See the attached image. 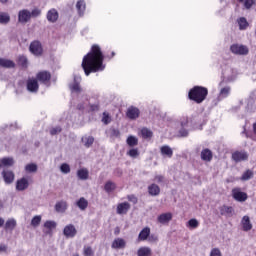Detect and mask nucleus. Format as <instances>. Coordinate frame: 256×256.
I'll use <instances>...</instances> for the list:
<instances>
[{"instance_id":"nucleus-1","label":"nucleus","mask_w":256,"mask_h":256,"mask_svg":"<svg viewBox=\"0 0 256 256\" xmlns=\"http://www.w3.org/2000/svg\"><path fill=\"white\" fill-rule=\"evenodd\" d=\"M82 69L87 76L91 75V73H97V71H103V69H105V66L103 65V53L98 45L92 46V52L84 56Z\"/></svg>"},{"instance_id":"nucleus-2","label":"nucleus","mask_w":256,"mask_h":256,"mask_svg":"<svg viewBox=\"0 0 256 256\" xmlns=\"http://www.w3.org/2000/svg\"><path fill=\"white\" fill-rule=\"evenodd\" d=\"M208 94L209 91L207 90V88L202 86H195L189 91L188 97L192 101H195V103H203V100L207 99Z\"/></svg>"},{"instance_id":"nucleus-3","label":"nucleus","mask_w":256,"mask_h":256,"mask_svg":"<svg viewBox=\"0 0 256 256\" xmlns=\"http://www.w3.org/2000/svg\"><path fill=\"white\" fill-rule=\"evenodd\" d=\"M230 51L234 55H249V48L241 44H233L230 46Z\"/></svg>"},{"instance_id":"nucleus-4","label":"nucleus","mask_w":256,"mask_h":256,"mask_svg":"<svg viewBox=\"0 0 256 256\" xmlns=\"http://www.w3.org/2000/svg\"><path fill=\"white\" fill-rule=\"evenodd\" d=\"M29 51L30 53H32V55H35L36 57H41V55H43V46L41 45V42H31L29 46Z\"/></svg>"},{"instance_id":"nucleus-5","label":"nucleus","mask_w":256,"mask_h":256,"mask_svg":"<svg viewBox=\"0 0 256 256\" xmlns=\"http://www.w3.org/2000/svg\"><path fill=\"white\" fill-rule=\"evenodd\" d=\"M36 80L40 83H43V85H47V87H49L51 81V73L48 71L38 72L36 75Z\"/></svg>"},{"instance_id":"nucleus-6","label":"nucleus","mask_w":256,"mask_h":256,"mask_svg":"<svg viewBox=\"0 0 256 256\" xmlns=\"http://www.w3.org/2000/svg\"><path fill=\"white\" fill-rule=\"evenodd\" d=\"M63 235L66 239H73L77 235V228L73 224H68L63 229Z\"/></svg>"},{"instance_id":"nucleus-7","label":"nucleus","mask_w":256,"mask_h":256,"mask_svg":"<svg viewBox=\"0 0 256 256\" xmlns=\"http://www.w3.org/2000/svg\"><path fill=\"white\" fill-rule=\"evenodd\" d=\"M232 197L235 199V201H239L240 203L245 202V200L248 198L247 193L242 192L239 188H234L232 190Z\"/></svg>"},{"instance_id":"nucleus-8","label":"nucleus","mask_w":256,"mask_h":256,"mask_svg":"<svg viewBox=\"0 0 256 256\" xmlns=\"http://www.w3.org/2000/svg\"><path fill=\"white\" fill-rule=\"evenodd\" d=\"M18 21L19 23H29L31 21V11L27 9H22L18 12Z\"/></svg>"},{"instance_id":"nucleus-9","label":"nucleus","mask_w":256,"mask_h":256,"mask_svg":"<svg viewBox=\"0 0 256 256\" xmlns=\"http://www.w3.org/2000/svg\"><path fill=\"white\" fill-rule=\"evenodd\" d=\"M46 19L48 23H57V21H59V11L55 8H51L46 13Z\"/></svg>"},{"instance_id":"nucleus-10","label":"nucleus","mask_w":256,"mask_h":256,"mask_svg":"<svg viewBox=\"0 0 256 256\" xmlns=\"http://www.w3.org/2000/svg\"><path fill=\"white\" fill-rule=\"evenodd\" d=\"M139 115H141V111L139 110V108L135 106L128 107L126 112V116L128 117V119L135 121V119H139Z\"/></svg>"},{"instance_id":"nucleus-11","label":"nucleus","mask_w":256,"mask_h":256,"mask_svg":"<svg viewBox=\"0 0 256 256\" xmlns=\"http://www.w3.org/2000/svg\"><path fill=\"white\" fill-rule=\"evenodd\" d=\"M232 159L236 163H241V161H247L249 159V154L245 151H236L232 154Z\"/></svg>"},{"instance_id":"nucleus-12","label":"nucleus","mask_w":256,"mask_h":256,"mask_svg":"<svg viewBox=\"0 0 256 256\" xmlns=\"http://www.w3.org/2000/svg\"><path fill=\"white\" fill-rule=\"evenodd\" d=\"M81 76H74V82L70 84V90L72 93H81L83 89L81 88Z\"/></svg>"},{"instance_id":"nucleus-13","label":"nucleus","mask_w":256,"mask_h":256,"mask_svg":"<svg viewBox=\"0 0 256 256\" xmlns=\"http://www.w3.org/2000/svg\"><path fill=\"white\" fill-rule=\"evenodd\" d=\"M2 177H3L4 183H6V185H11V183H13V181H15V173H13V171H11V170H4L2 172Z\"/></svg>"},{"instance_id":"nucleus-14","label":"nucleus","mask_w":256,"mask_h":256,"mask_svg":"<svg viewBox=\"0 0 256 256\" xmlns=\"http://www.w3.org/2000/svg\"><path fill=\"white\" fill-rule=\"evenodd\" d=\"M27 91L30 93H37L39 91V82L37 79H28L27 80Z\"/></svg>"},{"instance_id":"nucleus-15","label":"nucleus","mask_w":256,"mask_h":256,"mask_svg":"<svg viewBox=\"0 0 256 256\" xmlns=\"http://www.w3.org/2000/svg\"><path fill=\"white\" fill-rule=\"evenodd\" d=\"M86 9H87V3L85 2V0H78L76 2V10L79 17H83V15H85Z\"/></svg>"},{"instance_id":"nucleus-16","label":"nucleus","mask_w":256,"mask_h":256,"mask_svg":"<svg viewBox=\"0 0 256 256\" xmlns=\"http://www.w3.org/2000/svg\"><path fill=\"white\" fill-rule=\"evenodd\" d=\"M241 225H242L243 231L247 232L253 229V224L251 223V218H249V216H243L241 220Z\"/></svg>"},{"instance_id":"nucleus-17","label":"nucleus","mask_w":256,"mask_h":256,"mask_svg":"<svg viewBox=\"0 0 256 256\" xmlns=\"http://www.w3.org/2000/svg\"><path fill=\"white\" fill-rule=\"evenodd\" d=\"M129 209H131V204H129L128 202L120 203L117 206V214L125 215L127 214V211H129Z\"/></svg>"},{"instance_id":"nucleus-18","label":"nucleus","mask_w":256,"mask_h":256,"mask_svg":"<svg viewBox=\"0 0 256 256\" xmlns=\"http://www.w3.org/2000/svg\"><path fill=\"white\" fill-rule=\"evenodd\" d=\"M28 188H29V180H27L26 178L17 180L16 182L17 191H25V189H28Z\"/></svg>"},{"instance_id":"nucleus-19","label":"nucleus","mask_w":256,"mask_h":256,"mask_svg":"<svg viewBox=\"0 0 256 256\" xmlns=\"http://www.w3.org/2000/svg\"><path fill=\"white\" fill-rule=\"evenodd\" d=\"M148 193L151 195V197H157L161 193V188L159 185L153 183L148 186Z\"/></svg>"},{"instance_id":"nucleus-20","label":"nucleus","mask_w":256,"mask_h":256,"mask_svg":"<svg viewBox=\"0 0 256 256\" xmlns=\"http://www.w3.org/2000/svg\"><path fill=\"white\" fill-rule=\"evenodd\" d=\"M150 235H151V228L145 227L140 231L138 235V239L139 241H147Z\"/></svg>"},{"instance_id":"nucleus-21","label":"nucleus","mask_w":256,"mask_h":256,"mask_svg":"<svg viewBox=\"0 0 256 256\" xmlns=\"http://www.w3.org/2000/svg\"><path fill=\"white\" fill-rule=\"evenodd\" d=\"M0 67L4 69H15V62H13V60L0 58Z\"/></svg>"},{"instance_id":"nucleus-22","label":"nucleus","mask_w":256,"mask_h":256,"mask_svg":"<svg viewBox=\"0 0 256 256\" xmlns=\"http://www.w3.org/2000/svg\"><path fill=\"white\" fill-rule=\"evenodd\" d=\"M15 165V160L12 157H4L0 159V169L2 167H13Z\"/></svg>"},{"instance_id":"nucleus-23","label":"nucleus","mask_w":256,"mask_h":256,"mask_svg":"<svg viewBox=\"0 0 256 256\" xmlns=\"http://www.w3.org/2000/svg\"><path fill=\"white\" fill-rule=\"evenodd\" d=\"M201 159H202V161H207V162L212 161L213 160V152L209 148L202 150Z\"/></svg>"},{"instance_id":"nucleus-24","label":"nucleus","mask_w":256,"mask_h":256,"mask_svg":"<svg viewBox=\"0 0 256 256\" xmlns=\"http://www.w3.org/2000/svg\"><path fill=\"white\" fill-rule=\"evenodd\" d=\"M126 245H127V243L125 242V240L123 238H116L112 242V249H125Z\"/></svg>"},{"instance_id":"nucleus-25","label":"nucleus","mask_w":256,"mask_h":256,"mask_svg":"<svg viewBox=\"0 0 256 256\" xmlns=\"http://www.w3.org/2000/svg\"><path fill=\"white\" fill-rule=\"evenodd\" d=\"M173 219V214L171 213H163L158 216V223L165 225V223H169Z\"/></svg>"},{"instance_id":"nucleus-26","label":"nucleus","mask_w":256,"mask_h":256,"mask_svg":"<svg viewBox=\"0 0 256 256\" xmlns=\"http://www.w3.org/2000/svg\"><path fill=\"white\" fill-rule=\"evenodd\" d=\"M231 95V87L225 86L220 89L218 99L221 101L222 99H227V96Z\"/></svg>"},{"instance_id":"nucleus-27","label":"nucleus","mask_w":256,"mask_h":256,"mask_svg":"<svg viewBox=\"0 0 256 256\" xmlns=\"http://www.w3.org/2000/svg\"><path fill=\"white\" fill-rule=\"evenodd\" d=\"M77 177L80 181H87L89 179V170L87 168H81L77 171Z\"/></svg>"},{"instance_id":"nucleus-28","label":"nucleus","mask_w":256,"mask_h":256,"mask_svg":"<svg viewBox=\"0 0 256 256\" xmlns=\"http://www.w3.org/2000/svg\"><path fill=\"white\" fill-rule=\"evenodd\" d=\"M160 153L161 155H163L164 157H168L169 159L173 157V149H171V147L167 145H164L160 148Z\"/></svg>"},{"instance_id":"nucleus-29","label":"nucleus","mask_w":256,"mask_h":256,"mask_svg":"<svg viewBox=\"0 0 256 256\" xmlns=\"http://www.w3.org/2000/svg\"><path fill=\"white\" fill-rule=\"evenodd\" d=\"M77 207L79 208L80 211H85L87 207H89V201L85 199V197H81L77 202H76Z\"/></svg>"},{"instance_id":"nucleus-30","label":"nucleus","mask_w":256,"mask_h":256,"mask_svg":"<svg viewBox=\"0 0 256 256\" xmlns=\"http://www.w3.org/2000/svg\"><path fill=\"white\" fill-rule=\"evenodd\" d=\"M137 255L138 256H151V255H153V251L151 250V248L144 246V247H140L138 249Z\"/></svg>"},{"instance_id":"nucleus-31","label":"nucleus","mask_w":256,"mask_h":256,"mask_svg":"<svg viewBox=\"0 0 256 256\" xmlns=\"http://www.w3.org/2000/svg\"><path fill=\"white\" fill-rule=\"evenodd\" d=\"M17 227V221L13 218H10L6 221L4 229L6 231H13Z\"/></svg>"},{"instance_id":"nucleus-32","label":"nucleus","mask_w":256,"mask_h":256,"mask_svg":"<svg viewBox=\"0 0 256 256\" xmlns=\"http://www.w3.org/2000/svg\"><path fill=\"white\" fill-rule=\"evenodd\" d=\"M55 211L57 213H65L67 211V202L65 201H60L55 204Z\"/></svg>"},{"instance_id":"nucleus-33","label":"nucleus","mask_w":256,"mask_h":256,"mask_svg":"<svg viewBox=\"0 0 256 256\" xmlns=\"http://www.w3.org/2000/svg\"><path fill=\"white\" fill-rule=\"evenodd\" d=\"M233 207L231 206H222L220 207V214L227 215L228 217H233Z\"/></svg>"},{"instance_id":"nucleus-34","label":"nucleus","mask_w":256,"mask_h":256,"mask_svg":"<svg viewBox=\"0 0 256 256\" xmlns=\"http://www.w3.org/2000/svg\"><path fill=\"white\" fill-rule=\"evenodd\" d=\"M116 188L117 185L113 181H107L104 185V191H106V193H113Z\"/></svg>"},{"instance_id":"nucleus-35","label":"nucleus","mask_w":256,"mask_h":256,"mask_svg":"<svg viewBox=\"0 0 256 256\" xmlns=\"http://www.w3.org/2000/svg\"><path fill=\"white\" fill-rule=\"evenodd\" d=\"M11 21V16L7 12H0V25H7Z\"/></svg>"},{"instance_id":"nucleus-36","label":"nucleus","mask_w":256,"mask_h":256,"mask_svg":"<svg viewBox=\"0 0 256 256\" xmlns=\"http://www.w3.org/2000/svg\"><path fill=\"white\" fill-rule=\"evenodd\" d=\"M239 29L240 31H245L247 27H249V22H247V19L245 17H242L238 20Z\"/></svg>"},{"instance_id":"nucleus-37","label":"nucleus","mask_w":256,"mask_h":256,"mask_svg":"<svg viewBox=\"0 0 256 256\" xmlns=\"http://www.w3.org/2000/svg\"><path fill=\"white\" fill-rule=\"evenodd\" d=\"M126 143L129 145V147H136V145H139V140L135 136H129Z\"/></svg>"},{"instance_id":"nucleus-38","label":"nucleus","mask_w":256,"mask_h":256,"mask_svg":"<svg viewBox=\"0 0 256 256\" xmlns=\"http://www.w3.org/2000/svg\"><path fill=\"white\" fill-rule=\"evenodd\" d=\"M82 141L85 147L89 148L91 147V145H93V143H95V138H93V136H88V137L82 138Z\"/></svg>"},{"instance_id":"nucleus-39","label":"nucleus","mask_w":256,"mask_h":256,"mask_svg":"<svg viewBox=\"0 0 256 256\" xmlns=\"http://www.w3.org/2000/svg\"><path fill=\"white\" fill-rule=\"evenodd\" d=\"M141 135L143 139H151L153 137V132L147 128L141 130Z\"/></svg>"},{"instance_id":"nucleus-40","label":"nucleus","mask_w":256,"mask_h":256,"mask_svg":"<svg viewBox=\"0 0 256 256\" xmlns=\"http://www.w3.org/2000/svg\"><path fill=\"white\" fill-rule=\"evenodd\" d=\"M25 171L27 173H37V164L35 163L27 164L25 166Z\"/></svg>"},{"instance_id":"nucleus-41","label":"nucleus","mask_w":256,"mask_h":256,"mask_svg":"<svg viewBox=\"0 0 256 256\" xmlns=\"http://www.w3.org/2000/svg\"><path fill=\"white\" fill-rule=\"evenodd\" d=\"M60 171H61V173H64V175H67V174L71 173V166H69V164H67V163H63L60 166Z\"/></svg>"},{"instance_id":"nucleus-42","label":"nucleus","mask_w":256,"mask_h":256,"mask_svg":"<svg viewBox=\"0 0 256 256\" xmlns=\"http://www.w3.org/2000/svg\"><path fill=\"white\" fill-rule=\"evenodd\" d=\"M249 179H253V171L247 170L243 173L241 180L242 181H249Z\"/></svg>"},{"instance_id":"nucleus-43","label":"nucleus","mask_w":256,"mask_h":256,"mask_svg":"<svg viewBox=\"0 0 256 256\" xmlns=\"http://www.w3.org/2000/svg\"><path fill=\"white\" fill-rule=\"evenodd\" d=\"M32 227H39L41 225V216H34L31 220Z\"/></svg>"},{"instance_id":"nucleus-44","label":"nucleus","mask_w":256,"mask_h":256,"mask_svg":"<svg viewBox=\"0 0 256 256\" xmlns=\"http://www.w3.org/2000/svg\"><path fill=\"white\" fill-rule=\"evenodd\" d=\"M188 227H190V229H197V227H199V221L195 218H192L188 221Z\"/></svg>"},{"instance_id":"nucleus-45","label":"nucleus","mask_w":256,"mask_h":256,"mask_svg":"<svg viewBox=\"0 0 256 256\" xmlns=\"http://www.w3.org/2000/svg\"><path fill=\"white\" fill-rule=\"evenodd\" d=\"M127 155H129V157H132V159H137V157L139 156V150L137 148L130 149L127 152Z\"/></svg>"},{"instance_id":"nucleus-46","label":"nucleus","mask_w":256,"mask_h":256,"mask_svg":"<svg viewBox=\"0 0 256 256\" xmlns=\"http://www.w3.org/2000/svg\"><path fill=\"white\" fill-rule=\"evenodd\" d=\"M44 227L51 231V229H55V227H57V223L55 221L48 220L44 223Z\"/></svg>"},{"instance_id":"nucleus-47","label":"nucleus","mask_w":256,"mask_h":256,"mask_svg":"<svg viewBox=\"0 0 256 256\" xmlns=\"http://www.w3.org/2000/svg\"><path fill=\"white\" fill-rule=\"evenodd\" d=\"M102 123H104V125H109V123H111V116L109 115V113H103Z\"/></svg>"},{"instance_id":"nucleus-48","label":"nucleus","mask_w":256,"mask_h":256,"mask_svg":"<svg viewBox=\"0 0 256 256\" xmlns=\"http://www.w3.org/2000/svg\"><path fill=\"white\" fill-rule=\"evenodd\" d=\"M30 17L32 18H37V17H41V9L39 8H34L31 12H30Z\"/></svg>"},{"instance_id":"nucleus-49","label":"nucleus","mask_w":256,"mask_h":256,"mask_svg":"<svg viewBox=\"0 0 256 256\" xmlns=\"http://www.w3.org/2000/svg\"><path fill=\"white\" fill-rule=\"evenodd\" d=\"M18 65H20L21 67H27V57L19 56Z\"/></svg>"},{"instance_id":"nucleus-50","label":"nucleus","mask_w":256,"mask_h":256,"mask_svg":"<svg viewBox=\"0 0 256 256\" xmlns=\"http://www.w3.org/2000/svg\"><path fill=\"white\" fill-rule=\"evenodd\" d=\"M84 255L85 256H94L95 253L93 252V248H91V246L84 247Z\"/></svg>"},{"instance_id":"nucleus-51","label":"nucleus","mask_w":256,"mask_h":256,"mask_svg":"<svg viewBox=\"0 0 256 256\" xmlns=\"http://www.w3.org/2000/svg\"><path fill=\"white\" fill-rule=\"evenodd\" d=\"M255 5V0H245L244 1V7L245 9H251Z\"/></svg>"},{"instance_id":"nucleus-52","label":"nucleus","mask_w":256,"mask_h":256,"mask_svg":"<svg viewBox=\"0 0 256 256\" xmlns=\"http://www.w3.org/2000/svg\"><path fill=\"white\" fill-rule=\"evenodd\" d=\"M62 129L60 126H56L50 130V135H57L61 133Z\"/></svg>"},{"instance_id":"nucleus-53","label":"nucleus","mask_w":256,"mask_h":256,"mask_svg":"<svg viewBox=\"0 0 256 256\" xmlns=\"http://www.w3.org/2000/svg\"><path fill=\"white\" fill-rule=\"evenodd\" d=\"M148 241H149V243H157V241H159V237H157V235H155V234H150L149 236H148Z\"/></svg>"},{"instance_id":"nucleus-54","label":"nucleus","mask_w":256,"mask_h":256,"mask_svg":"<svg viewBox=\"0 0 256 256\" xmlns=\"http://www.w3.org/2000/svg\"><path fill=\"white\" fill-rule=\"evenodd\" d=\"M210 256H222L221 250H219V248H213L210 252Z\"/></svg>"},{"instance_id":"nucleus-55","label":"nucleus","mask_w":256,"mask_h":256,"mask_svg":"<svg viewBox=\"0 0 256 256\" xmlns=\"http://www.w3.org/2000/svg\"><path fill=\"white\" fill-rule=\"evenodd\" d=\"M119 135H121V133L119 132L118 129H115V128L110 129V136L111 137H119Z\"/></svg>"},{"instance_id":"nucleus-56","label":"nucleus","mask_w":256,"mask_h":256,"mask_svg":"<svg viewBox=\"0 0 256 256\" xmlns=\"http://www.w3.org/2000/svg\"><path fill=\"white\" fill-rule=\"evenodd\" d=\"M154 181H156V183H164L165 176H163V175H156L155 178H154Z\"/></svg>"},{"instance_id":"nucleus-57","label":"nucleus","mask_w":256,"mask_h":256,"mask_svg":"<svg viewBox=\"0 0 256 256\" xmlns=\"http://www.w3.org/2000/svg\"><path fill=\"white\" fill-rule=\"evenodd\" d=\"M179 135L180 137H187L189 135V131H187L185 128H182L179 130Z\"/></svg>"},{"instance_id":"nucleus-58","label":"nucleus","mask_w":256,"mask_h":256,"mask_svg":"<svg viewBox=\"0 0 256 256\" xmlns=\"http://www.w3.org/2000/svg\"><path fill=\"white\" fill-rule=\"evenodd\" d=\"M90 111H99V104H91L90 105Z\"/></svg>"},{"instance_id":"nucleus-59","label":"nucleus","mask_w":256,"mask_h":256,"mask_svg":"<svg viewBox=\"0 0 256 256\" xmlns=\"http://www.w3.org/2000/svg\"><path fill=\"white\" fill-rule=\"evenodd\" d=\"M189 123V120L187 118H183V120L181 121V126L182 127H186V125Z\"/></svg>"},{"instance_id":"nucleus-60","label":"nucleus","mask_w":256,"mask_h":256,"mask_svg":"<svg viewBox=\"0 0 256 256\" xmlns=\"http://www.w3.org/2000/svg\"><path fill=\"white\" fill-rule=\"evenodd\" d=\"M128 200L132 201V203H137V198L135 196H128Z\"/></svg>"},{"instance_id":"nucleus-61","label":"nucleus","mask_w":256,"mask_h":256,"mask_svg":"<svg viewBox=\"0 0 256 256\" xmlns=\"http://www.w3.org/2000/svg\"><path fill=\"white\" fill-rule=\"evenodd\" d=\"M5 251H7V245L1 244L0 245V252H5Z\"/></svg>"},{"instance_id":"nucleus-62","label":"nucleus","mask_w":256,"mask_h":256,"mask_svg":"<svg viewBox=\"0 0 256 256\" xmlns=\"http://www.w3.org/2000/svg\"><path fill=\"white\" fill-rule=\"evenodd\" d=\"M3 225H5V219L0 217V227H3Z\"/></svg>"},{"instance_id":"nucleus-63","label":"nucleus","mask_w":256,"mask_h":256,"mask_svg":"<svg viewBox=\"0 0 256 256\" xmlns=\"http://www.w3.org/2000/svg\"><path fill=\"white\" fill-rule=\"evenodd\" d=\"M114 233L115 235H119V228H116Z\"/></svg>"},{"instance_id":"nucleus-64","label":"nucleus","mask_w":256,"mask_h":256,"mask_svg":"<svg viewBox=\"0 0 256 256\" xmlns=\"http://www.w3.org/2000/svg\"><path fill=\"white\" fill-rule=\"evenodd\" d=\"M77 107L80 109V111L84 109L83 105H78Z\"/></svg>"}]
</instances>
